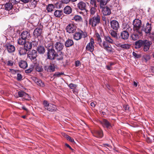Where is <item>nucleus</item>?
<instances>
[{"label": "nucleus", "mask_w": 154, "mask_h": 154, "mask_svg": "<svg viewBox=\"0 0 154 154\" xmlns=\"http://www.w3.org/2000/svg\"><path fill=\"white\" fill-rule=\"evenodd\" d=\"M19 65L20 67L25 69L27 66V62L24 60H21L19 63Z\"/></svg>", "instance_id": "obj_25"}, {"label": "nucleus", "mask_w": 154, "mask_h": 154, "mask_svg": "<svg viewBox=\"0 0 154 154\" xmlns=\"http://www.w3.org/2000/svg\"><path fill=\"white\" fill-rule=\"evenodd\" d=\"M37 56V51L35 50H32L29 51L28 54V57L31 60H36Z\"/></svg>", "instance_id": "obj_9"}, {"label": "nucleus", "mask_w": 154, "mask_h": 154, "mask_svg": "<svg viewBox=\"0 0 154 154\" xmlns=\"http://www.w3.org/2000/svg\"><path fill=\"white\" fill-rule=\"evenodd\" d=\"M82 31L79 32H76L74 35V38L76 40L80 39L82 37Z\"/></svg>", "instance_id": "obj_22"}, {"label": "nucleus", "mask_w": 154, "mask_h": 154, "mask_svg": "<svg viewBox=\"0 0 154 154\" xmlns=\"http://www.w3.org/2000/svg\"><path fill=\"white\" fill-rule=\"evenodd\" d=\"M93 19H100V14L99 13H97L96 15H95V16L93 17Z\"/></svg>", "instance_id": "obj_54"}, {"label": "nucleus", "mask_w": 154, "mask_h": 154, "mask_svg": "<svg viewBox=\"0 0 154 154\" xmlns=\"http://www.w3.org/2000/svg\"><path fill=\"white\" fill-rule=\"evenodd\" d=\"M133 24L134 26L133 30L135 32H138L139 34L141 33L140 29L142 23L140 20H134Z\"/></svg>", "instance_id": "obj_3"}, {"label": "nucleus", "mask_w": 154, "mask_h": 154, "mask_svg": "<svg viewBox=\"0 0 154 154\" xmlns=\"http://www.w3.org/2000/svg\"><path fill=\"white\" fill-rule=\"evenodd\" d=\"M26 41L25 39L21 38H19L18 40V43L19 44L21 45H24Z\"/></svg>", "instance_id": "obj_43"}, {"label": "nucleus", "mask_w": 154, "mask_h": 154, "mask_svg": "<svg viewBox=\"0 0 154 154\" xmlns=\"http://www.w3.org/2000/svg\"><path fill=\"white\" fill-rule=\"evenodd\" d=\"M63 53L62 52H57L56 53L55 55V57L54 58V60L56 59L57 60H61L63 59Z\"/></svg>", "instance_id": "obj_18"}, {"label": "nucleus", "mask_w": 154, "mask_h": 154, "mask_svg": "<svg viewBox=\"0 0 154 154\" xmlns=\"http://www.w3.org/2000/svg\"><path fill=\"white\" fill-rule=\"evenodd\" d=\"M72 12V9L70 6H67L64 9V13L66 14H69Z\"/></svg>", "instance_id": "obj_30"}, {"label": "nucleus", "mask_w": 154, "mask_h": 154, "mask_svg": "<svg viewBox=\"0 0 154 154\" xmlns=\"http://www.w3.org/2000/svg\"><path fill=\"white\" fill-rule=\"evenodd\" d=\"M100 20H89V24L91 25L93 27L96 26L97 23L100 22Z\"/></svg>", "instance_id": "obj_34"}, {"label": "nucleus", "mask_w": 154, "mask_h": 154, "mask_svg": "<svg viewBox=\"0 0 154 154\" xmlns=\"http://www.w3.org/2000/svg\"><path fill=\"white\" fill-rule=\"evenodd\" d=\"M54 16L57 17H60L63 14L62 11L59 10H56L54 12Z\"/></svg>", "instance_id": "obj_33"}, {"label": "nucleus", "mask_w": 154, "mask_h": 154, "mask_svg": "<svg viewBox=\"0 0 154 154\" xmlns=\"http://www.w3.org/2000/svg\"><path fill=\"white\" fill-rule=\"evenodd\" d=\"M32 79L38 85L41 87H43L45 86V84L44 82H43L40 79H39L35 77H32Z\"/></svg>", "instance_id": "obj_14"}, {"label": "nucleus", "mask_w": 154, "mask_h": 154, "mask_svg": "<svg viewBox=\"0 0 154 154\" xmlns=\"http://www.w3.org/2000/svg\"><path fill=\"white\" fill-rule=\"evenodd\" d=\"M80 64V62L79 61H76L75 62V66L77 67L79 66Z\"/></svg>", "instance_id": "obj_64"}, {"label": "nucleus", "mask_w": 154, "mask_h": 154, "mask_svg": "<svg viewBox=\"0 0 154 154\" xmlns=\"http://www.w3.org/2000/svg\"><path fill=\"white\" fill-rule=\"evenodd\" d=\"M61 1L63 3L67 4L69 2V0H61Z\"/></svg>", "instance_id": "obj_63"}, {"label": "nucleus", "mask_w": 154, "mask_h": 154, "mask_svg": "<svg viewBox=\"0 0 154 154\" xmlns=\"http://www.w3.org/2000/svg\"><path fill=\"white\" fill-rule=\"evenodd\" d=\"M28 51L25 48H21L19 50V52L20 55H23L26 54Z\"/></svg>", "instance_id": "obj_38"}, {"label": "nucleus", "mask_w": 154, "mask_h": 154, "mask_svg": "<svg viewBox=\"0 0 154 154\" xmlns=\"http://www.w3.org/2000/svg\"><path fill=\"white\" fill-rule=\"evenodd\" d=\"M38 16L35 14H32L30 17V18L31 19H37Z\"/></svg>", "instance_id": "obj_56"}, {"label": "nucleus", "mask_w": 154, "mask_h": 154, "mask_svg": "<svg viewBox=\"0 0 154 154\" xmlns=\"http://www.w3.org/2000/svg\"><path fill=\"white\" fill-rule=\"evenodd\" d=\"M103 132L102 130H95L94 131L93 135L98 138H101L103 136Z\"/></svg>", "instance_id": "obj_19"}, {"label": "nucleus", "mask_w": 154, "mask_h": 154, "mask_svg": "<svg viewBox=\"0 0 154 154\" xmlns=\"http://www.w3.org/2000/svg\"><path fill=\"white\" fill-rule=\"evenodd\" d=\"M47 53V58L51 60H54L55 57L56 52L54 48L48 49Z\"/></svg>", "instance_id": "obj_5"}, {"label": "nucleus", "mask_w": 154, "mask_h": 154, "mask_svg": "<svg viewBox=\"0 0 154 154\" xmlns=\"http://www.w3.org/2000/svg\"><path fill=\"white\" fill-rule=\"evenodd\" d=\"M33 66H31L29 69L26 70L25 71V72L26 73H29L31 72L33 70Z\"/></svg>", "instance_id": "obj_50"}, {"label": "nucleus", "mask_w": 154, "mask_h": 154, "mask_svg": "<svg viewBox=\"0 0 154 154\" xmlns=\"http://www.w3.org/2000/svg\"><path fill=\"white\" fill-rule=\"evenodd\" d=\"M143 58L145 60L146 62H147L148 60H149L150 59V57L149 55L148 54H146L144 55L143 57Z\"/></svg>", "instance_id": "obj_49"}, {"label": "nucleus", "mask_w": 154, "mask_h": 154, "mask_svg": "<svg viewBox=\"0 0 154 154\" xmlns=\"http://www.w3.org/2000/svg\"><path fill=\"white\" fill-rule=\"evenodd\" d=\"M88 6V3L83 1L79 2L77 5V7L81 11L85 10L86 12L88 11V10H86Z\"/></svg>", "instance_id": "obj_7"}, {"label": "nucleus", "mask_w": 154, "mask_h": 154, "mask_svg": "<svg viewBox=\"0 0 154 154\" xmlns=\"http://www.w3.org/2000/svg\"><path fill=\"white\" fill-rule=\"evenodd\" d=\"M76 26L72 24H69L66 27L67 32L69 33H73L76 30Z\"/></svg>", "instance_id": "obj_11"}, {"label": "nucleus", "mask_w": 154, "mask_h": 154, "mask_svg": "<svg viewBox=\"0 0 154 154\" xmlns=\"http://www.w3.org/2000/svg\"><path fill=\"white\" fill-rule=\"evenodd\" d=\"M136 14V13L135 10L133 9H131L129 11L128 15L130 17H133L135 16Z\"/></svg>", "instance_id": "obj_39"}, {"label": "nucleus", "mask_w": 154, "mask_h": 154, "mask_svg": "<svg viewBox=\"0 0 154 154\" xmlns=\"http://www.w3.org/2000/svg\"><path fill=\"white\" fill-rule=\"evenodd\" d=\"M45 70L49 72H52L54 71L55 65L54 63H50V65L49 66H45L44 67Z\"/></svg>", "instance_id": "obj_15"}, {"label": "nucleus", "mask_w": 154, "mask_h": 154, "mask_svg": "<svg viewBox=\"0 0 154 154\" xmlns=\"http://www.w3.org/2000/svg\"><path fill=\"white\" fill-rule=\"evenodd\" d=\"M35 69L38 72H42L43 70L42 67L38 63H35L34 66Z\"/></svg>", "instance_id": "obj_37"}, {"label": "nucleus", "mask_w": 154, "mask_h": 154, "mask_svg": "<svg viewBox=\"0 0 154 154\" xmlns=\"http://www.w3.org/2000/svg\"><path fill=\"white\" fill-rule=\"evenodd\" d=\"M54 46L57 51H62L64 47L63 44L60 41L56 42L54 44Z\"/></svg>", "instance_id": "obj_10"}, {"label": "nucleus", "mask_w": 154, "mask_h": 154, "mask_svg": "<svg viewBox=\"0 0 154 154\" xmlns=\"http://www.w3.org/2000/svg\"><path fill=\"white\" fill-rule=\"evenodd\" d=\"M30 33L28 31H24L21 33L20 36L23 39H28L30 38Z\"/></svg>", "instance_id": "obj_17"}, {"label": "nucleus", "mask_w": 154, "mask_h": 154, "mask_svg": "<svg viewBox=\"0 0 154 154\" xmlns=\"http://www.w3.org/2000/svg\"><path fill=\"white\" fill-rule=\"evenodd\" d=\"M114 44H115L118 47H121L122 44L119 43L118 42H116V43H114Z\"/></svg>", "instance_id": "obj_60"}, {"label": "nucleus", "mask_w": 154, "mask_h": 154, "mask_svg": "<svg viewBox=\"0 0 154 154\" xmlns=\"http://www.w3.org/2000/svg\"><path fill=\"white\" fill-rule=\"evenodd\" d=\"M24 98H25L26 100H29L30 99V97L28 94L25 93Z\"/></svg>", "instance_id": "obj_58"}, {"label": "nucleus", "mask_w": 154, "mask_h": 154, "mask_svg": "<svg viewBox=\"0 0 154 154\" xmlns=\"http://www.w3.org/2000/svg\"><path fill=\"white\" fill-rule=\"evenodd\" d=\"M152 29L151 23H147L145 26H144L143 30L145 33L147 34L150 32Z\"/></svg>", "instance_id": "obj_13"}, {"label": "nucleus", "mask_w": 154, "mask_h": 154, "mask_svg": "<svg viewBox=\"0 0 154 154\" xmlns=\"http://www.w3.org/2000/svg\"><path fill=\"white\" fill-rule=\"evenodd\" d=\"M141 34H139L138 32H135L134 31V32L131 36V38L134 40H136L138 39L139 38V35H141Z\"/></svg>", "instance_id": "obj_31"}, {"label": "nucleus", "mask_w": 154, "mask_h": 154, "mask_svg": "<svg viewBox=\"0 0 154 154\" xmlns=\"http://www.w3.org/2000/svg\"><path fill=\"white\" fill-rule=\"evenodd\" d=\"M90 3L92 5L91 6L97 7L95 0H91Z\"/></svg>", "instance_id": "obj_51"}, {"label": "nucleus", "mask_w": 154, "mask_h": 154, "mask_svg": "<svg viewBox=\"0 0 154 154\" xmlns=\"http://www.w3.org/2000/svg\"><path fill=\"white\" fill-rule=\"evenodd\" d=\"M24 45V48L26 49L28 51L32 48V44L30 42H29L28 41H26Z\"/></svg>", "instance_id": "obj_29"}, {"label": "nucleus", "mask_w": 154, "mask_h": 154, "mask_svg": "<svg viewBox=\"0 0 154 154\" xmlns=\"http://www.w3.org/2000/svg\"><path fill=\"white\" fill-rule=\"evenodd\" d=\"M109 33L113 37L115 38H118L117 34L116 31L112 30L110 31Z\"/></svg>", "instance_id": "obj_40"}, {"label": "nucleus", "mask_w": 154, "mask_h": 154, "mask_svg": "<svg viewBox=\"0 0 154 154\" xmlns=\"http://www.w3.org/2000/svg\"><path fill=\"white\" fill-rule=\"evenodd\" d=\"M13 7V5H12V4L9 2L6 3L5 5V9L6 10L9 11Z\"/></svg>", "instance_id": "obj_36"}, {"label": "nucleus", "mask_w": 154, "mask_h": 154, "mask_svg": "<svg viewBox=\"0 0 154 154\" xmlns=\"http://www.w3.org/2000/svg\"><path fill=\"white\" fill-rule=\"evenodd\" d=\"M95 37H96V40L98 42L100 46L103 48L102 44V40L99 34L97 33L95 34Z\"/></svg>", "instance_id": "obj_32"}, {"label": "nucleus", "mask_w": 154, "mask_h": 154, "mask_svg": "<svg viewBox=\"0 0 154 154\" xmlns=\"http://www.w3.org/2000/svg\"><path fill=\"white\" fill-rule=\"evenodd\" d=\"M7 48L8 51L9 53H12L14 51L15 47L14 46L9 44L7 46Z\"/></svg>", "instance_id": "obj_27"}, {"label": "nucleus", "mask_w": 154, "mask_h": 154, "mask_svg": "<svg viewBox=\"0 0 154 154\" xmlns=\"http://www.w3.org/2000/svg\"><path fill=\"white\" fill-rule=\"evenodd\" d=\"M64 136L68 140H69L72 143L74 142V141L73 139L71 137L66 134H65Z\"/></svg>", "instance_id": "obj_46"}, {"label": "nucleus", "mask_w": 154, "mask_h": 154, "mask_svg": "<svg viewBox=\"0 0 154 154\" xmlns=\"http://www.w3.org/2000/svg\"><path fill=\"white\" fill-rule=\"evenodd\" d=\"M123 108L126 110H128L129 108V106L128 105H124Z\"/></svg>", "instance_id": "obj_62"}, {"label": "nucleus", "mask_w": 154, "mask_h": 154, "mask_svg": "<svg viewBox=\"0 0 154 154\" xmlns=\"http://www.w3.org/2000/svg\"><path fill=\"white\" fill-rule=\"evenodd\" d=\"M25 94V92L23 91H20L18 92V94L19 97H24Z\"/></svg>", "instance_id": "obj_47"}, {"label": "nucleus", "mask_w": 154, "mask_h": 154, "mask_svg": "<svg viewBox=\"0 0 154 154\" xmlns=\"http://www.w3.org/2000/svg\"><path fill=\"white\" fill-rule=\"evenodd\" d=\"M45 49L42 46H38L37 48V51L40 54H43L45 52Z\"/></svg>", "instance_id": "obj_24"}, {"label": "nucleus", "mask_w": 154, "mask_h": 154, "mask_svg": "<svg viewBox=\"0 0 154 154\" xmlns=\"http://www.w3.org/2000/svg\"><path fill=\"white\" fill-rule=\"evenodd\" d=\"M45 46L47 48V50H48V49H50L53 48V42L51 39H50V41H48L46 40H45Z\"/></svg>", "instance_id": "obj_20"}, {"label": "nucleus", "mask_w": 154, "mask_h": 154, "mask_svg": "<svg viewBox=\"0 0 154 154\" xmlns=\"http://www.w3.org/2000/svg\"><path fill=\"white\" fill-rule=\"evenodd\" d=\"M148 37L151 40H154V32H152L146 34Z\"/></svg>", "instance_id": "obj_42"}, {"label": "nucleus", "mask_w": 154, "mask_h": 154, "mask_svg": "<svg viewBox=\"0 0 154 154\" xmlns=\"http://www.w3.org/2000/svg\"><path fill=\"white\" fill-rule=\"evenodd\" d=\"M62 74V73H61L56 72L54 74V75L57 77H59Z\"/></svg>", "instance_id": "obj_61"}, {"label": "nucleus", "mask_w": 154, "mask_h": 154, "mask_svg": "<svg viewBox=\"0 0 154 154\" xmlns=\"http://www.w3.org/2000/svg\"><path fill=\"white\" fill-rule=\"evenodd\" d=\"M9 2L12 4V5H16L18 3V2L16 0H10Z\"/></svg>", "instance_id": "obj_53"}, {"label": "nucleus", "mask_w": 154, "mask_h": 154, "mask_svg": "<svg viewBox=\"0 0 154 154\" xmlns=\"http://www.w3.org/2000/svg\"><path fill=\"white\" fill-rule=\"evenodd\" d=\"M42 33V29L39 28H37L35 29L33 34L34 36H38L40 35Z\"/></svg>", "instance_id": "obj_23"}, {"label": "nucleus", "mask_w": 154, "mask_h": 154, "mask_svg": "<svg viewBox=\"0 0 154 154\" xmlns=\"http://www.w3.org/2000/svg\"><path fill=\"white\" fill-rule=\"evenodd\" d=\"M130 47V45L128 44H122L121 48L124 49H128Z\"/></svg>", "instance_id": "obj_45"}, {"label": "nucleus", "mask_w": 154, "mask_h": 154, "mask_svg": "<svg viewBox=\"0 0 154 154\" xmlns=\"http://www.w3.org/2000/svg\"><path fill=\"white\" fill-rule=\"evenodd\" d=\"M123 28L125 30L121 33L120 37L122 39H127L129 36V32L132 30V28L128 24L123 23Z\"/></svg>", "instance_id": "obj_2"}, {"label": "nucleus", "mask_w": 154, "mask_h": 154, "mask_svg": "<svg viewBox=\"0 0 154 154\" xmlns=\"http://www.w3.org/2000/svg\"><path fill=\"white\" fill-rule=\"evenodd\" d=\"M144 42L143 45V50L145 52H148L152 43L151 41L146 40H144Z\"/></svg>", "instance_id": "obj_8"}, {"label": "nucleus", "mask_w": 154, "mask_h": 154, "mask_svg": "<svg viewBox=\"0 0 154 154\" xmlns=\"http://www.w3.org/2000/svg\"><path fill=\"white\" fill-rule=\"evenodd\" d=\"M97 7L94 6H91L90 9V13L91 15H93L97 11Z\"/></svg>", "instance_id": "obj_41"}, {"label": "nucleus", "mask_w": 154, "mask_h": 154, "mask_svg": "<svg viewBox=\"0 0 154 154\" xmlns=\"http://www.w3.org/2000/svg\"><path fill=\"white\" fill-rule=\"evenodd\" d=\"M68 86L71 89H73L75 88H76L77 85L73 83H70L69 85Z\"/></svg>", "instance_id": "obj_48"}, {"label": "nucleus", "mask_w": 154, "mask_h": 154, "mask_svg": "<svg viewBox=\"0 0 154 154\" xmlns=\"http://www.w3.org/2000/svg\"><path fill=\"white\" fill-rule=\"evenodd\" d=\"M94 39L91 38L90 39V42L87 44L86 47V50L91 52H92L94 50Z\"/></svg>", "instance_id": "obj_6"}, {"label": "nucleus", "mask_w": 154, "mask_h": 154, "mask_svg": "<svg viewBox=\"0 0 154 154\" xmlns=\"http://www.w3.org/2000/svg\"><path fill=\"white\" fill-rule=\"evenodd\" d=\"M100 123L104 128L110 129L111 127V125L110 123L106 119H103L100 121Z\"/></svg>", "instance_id": "obj_12"}, {"label": "nucleus", "mask_w": 154, "mask_h": 154, "mask_svg": "<svg viewBox=\"0 0 154 154\" xmlns=\"http://www.w3.org/2000/svg\"><path fill=\"white\" fill-rule=\"evenodd\" d=\"M132 54L133 56L136 58H139L140 57V55L138 54L135 52H133Z\"/></svg>", "instance_id": "obj_52"}, {"label": "nucleus", "mask_w": 154, "mask_h": 154, "mask_svg": "<svg viewBox=\"0 0 154 154\" xmlns=\"http://www.w3.org/2000/svg\"><path fill=\"white\" fill-rule=\"evenodd\" d=\"M43 104L45 109L49 111L54 112L57 110L55 105L51 103H49L46 100H44Z\"/></svg>", "instance_id": "obj_4"}, {"label": "nucleus", "mask_w": 154, "mask_h": 154, "mask_svg": "<svg viewBox=\"0 0 154 154\" xmlns=\"http://www.w3.org/2000/svg\"><path fill=\"white\" fill-rule=\"evenodd\" d=\"M7 65L8 66H11L13 65V62L12 61H8L7 63Z\"/></svg>", "instance_id": "obj_59"}, {"label": "nucleus", "mask_w": 154, "mask_h": 154, "mask_svg": "<svg viewBox=\"0 0 154 154\" xmlns=\"http://www.w3.org/2000/svg\"><path fill=\"white\" fill-rule=\"evenodd\" d=\"M107 2V0H101L100 1V6L101 8H103V6L105 5Z\"/></svg>", "instance_id": "obj_44"}, {"label": "nucleus", "mask_w": 154, "mask_h": 154, "mask_svg": "<svg viewBox=\"0 0 154 154\" xmlns=\"http://www.w3.org/2000/svg\"><path fill=\"white\" fill-rule=\"evenodd\" d=\"M103 13L104 15H107L111 13V11L110 9L107 7H105L103 8Z\"/></svg>", "instance_id": "obj_28"}, {"label": "nucleus", "mask_w": 154, "mask_h": 154, "mask_svg": "<svg viewBox=\"0 0 154 154\" xmlns=\"http://www.w3.org/2000/svg\"><path fill=\"white\" fill-rule=\"evenodd\" d=\"M111 27L115 30H117L119 28V24L117 21L116 20H113L111 22Z\"/></svg>", "instance_id": "obj_16"}, {"label": "nucleus", "mask_w": 154, "mask_h": 154, "mask_svg": "<svg viewBox=\"0 0 154 154\" xmlns=\"http://www.w3.org/2000/svg\"><path fill=\"white\" fill-rule=\"evenodd\" d=\"M105 41H103L102 43L103 48L108 52H112L113 50L111 46L108 45V43L112 44H114L113 40L109 36H105L104 37Z\"/></svg>", "instance_id": "obj_1"}, {"label": "nucleus", "mask_w": 154, "mask_h": 154, "mask_svg": "<svg viewBox=\"0 0 154 154\" xmlns=\"http://www.w3.org/2000/svg\"><path fill=\"white\" fill-rule=\"evenodd\" d=\"M73 44L72 40L69 39L67 40L65 43V45L66 47H69L72 46Z\"/></svg>", "instance_id": "obj_35"}, {"label": "nucleus", "mask_w": 154, "mask_h": 154, "mask_svg": "<svg viewBox=\"0 0 154 154\" xmlns=\"http://www.w3.org/2000/svg\"><path fill=\"white\" fill-rule=\"evenodd\" d=\"M144 42V40H139L135 42V48L137 49H138L141 47L143 45Z\"/></svg>", "instance_id": "obj_21"}, {"label": "nucleus", "mask_w": 154, "mask_h": 154, "mask_svg": "<svg viewBox=\"0 0 154 154\" xmlns=\"http://www.w3.org/2000/svg\"><path fill=\"white\" fill-rule=\"evenodd\" d=\"M54 6L52 4H49L46 6V9L48 12H51L54 11Z\"/></svg>", "instance_id": "obj_26"}, {"label": "nucleus", "mask_w": 154, "mask_h": 154, "mask_svg": "<svg viewBox=\"0 0 154 154\" xmlns=\"http://www.w3.org/2000/svg\"><path fill=\"white\" fill-rule=\"evenodd\" d=\"M22 76L21 75L20 73L17 74V80L18 81H20L22 79Z\"/></svg>", "instance_id": "obj_55"}, {"label": "nucleus", "mask_w": 154, "mask_h": 154, "mask_svg": "<svg viewBox=\"0 0 154 154\" xmlns=\"http://www.w3.org/2000/svg\"><path fill=\"white\" fill-rule=\"evenodd\" d=\"M82 19V17L78 15H76L74 17V19Z\"/></svg>", "instance_id": "obj_57"}]
</instances>
